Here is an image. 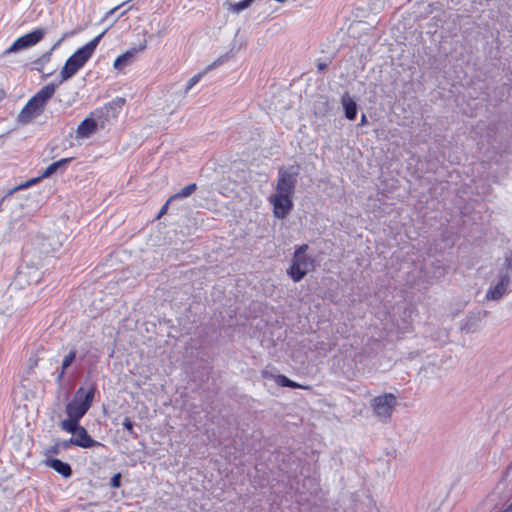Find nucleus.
<instances>
[{
	"label": "nucleus",
	"mask_w": 512,
	"mask_h": 512,
	"mask_svg": "<svg viewBox=\"0 0 512 512\" xmlns=\"http://www.w3.org/2000/svg\"><path fill=\"white\" fill-rule=\"evenodd\" d=\"M298 172L293 171V168H280L278 172L277 184L275 187V194H284L294 196L297 184Z\"/></svg>",
	"instance_id": "7"
},
{
	"label": "nucleus",
	"mask_w": 512,
	"mask_h": 512,
	"mask_svg": "<svg viewBox=\"0 0 512 512\" xmlns=\"http://www.w3.org/2000/svg\"><path fill=\"white\" fill-rule=\"evenodd\" d=\"M6 96V93L3 89H0V101L3 100Z\"/></svg>",
	"instance_id": "38"
},
{
	"label": "nucleus",
	"mask_w": 512,
	"mask_h": 512,
	"mask_svg": "<svg viewBox=\"0 0 512 512\" xmlns=\"http://www.w3.org/2000/svg\"><path fill=\"white\" fill-rule=\"evenodd\" d=\"M75 446L80 448L104 447V444L94 440L83 426L73 435Z\"/></svg>",
	"instance_id": "12"
},
{
	"label": "nucleus",
	"mask_w": 512,
	"mask_h": 512,
	"mask_svg": "<svg viewBox=\"0 0 512 512\" xmlns=\"http://www.w3.org/2000/svg\"><path fill=\"white\" fill-rule=\"evenodd\" d=\"M42 175L40 177H37V178H33L31 180H28L26 183L24 184H21L19 186H16L12 189H10L8 191V195H12L14 192L18 191V190H21V189H24V188H28L30 186H32L33 184L37 183L40 179H42Z\"/></svg>",
	"instance_id": "27"
},
{
	"label": "nucleus",
	"mask_w": 512,
	"mask_h": 512,
	"mask_svg": "<svg viewBox=\"0 0 512 512\" xmlns=\"http://www.w3.org/2000/svg\"><path fill=\"white\" fill-rule=\"evenodd\" d=\"M67 37V34H64L56 43L51 47V49L45 53H43L40 57L31 62V69L36 70L38 72H42L44 66L50 62L51 56L54 50H56L62 43V41Z\"/></svg>",
	"instance_id": "13"
},
{
	"label": "nucleus",
	"mask_w": 512,
	"mask_h": 512,
	"mask_svg": "<svg viewBox=\"0 0 512 512\" xmlns=\"http://www.w3.org/2000/svg\"><path fill=\"white\" fill-rule=\"evenodd\" d=\"M122 425L124 429L127 430L130 436H132L133 438L138 437V434L134 430V423L129 417H125L123 419Z\"/></svg>",
	"instance_id": "26"
},
{
	"label": "nucleus",
	"mask_w": 512,
	"mask_h": 512,
	"mask_svg": "<svg viewBox=\"0 0 512 512\" xmlns=\"http://www.w3.org/2000/svg\"><path fill=\"white\" fill-rule=\"evenodd\" d=\"M226 56H221L220 58H218L216 61H214L212 64H210L206 70H211L213 69L214 67H217L218 65L222 64L225 60Z\"/></svg>",
	"instance_id": "34"
},
{
	"label": "nucleus",
	"mask_w": 512,
	"mask_h": 512,
	"mask_svg": "<svg viewBox=\"0 0 512 512\" xmlns=\"http://www.w3.org/2000/svg\"><path fill=\"white\" fill-rule=\"evenodd\" d=\"M146 48V41L140 44L138 47H133L127 50L125 53L119 55L114 61V68L122 70L126 66L130 65L138 52L143 51Z\"/></svg>",
	"instance_id": "11"
},
{
	"label": "nucleus",
	"mask_w": 512,
	"mask_h": 512,
	"mask_svg": "<svg viewBox=\"0 0 512 512\" xmlns=\"http://www.w3.org/2000/svg\"><path fill=\"white\" fill-rule=\"evenodd\" d=\"M110 486L112 488H119L121 486V474L116 473L112 476L110 480Z\"/></svg>",
	"instance_id": "29"
},
{
	"label": "nucleus",
	"mask_w": 512,
	"mask_h": 512,
	"mask_svg": "<svg viewBox=\"0 0 512 512\" xmlns=\"http://www.w3.org/2000/svg\"><path fill=\"white\" fill-rule=\"evenodd\" d=\"M97 118L87 117L77 127V135L81 138H87L97 129Z\"/></svg>",
	"instance_id": "15"
},
{
	"label": "nucleus",
	"mask_w": 512,
	"mask_h": 512,
	"mask_svg": "<svg viewBox=\"0 0 512 512\" xmlns=\"http://www.w3.org/2000/svg\"><path fill=\"white\" fill-rule=\"evenodd\" d=\"M374 414L382 421L390 419L394 408L397 405V398L392 393H384L376 396L370 401Z\"/></svg>",
	"instance_id": "6"
},
{
	"label": "nucleus",
	"mask_w": 512,
	"mask_h": 512,
	"mask_svg": "<svg viewBox=\"0 0 512 512\" xmlns=\"http://www.w3.org/2000/svg\"><path fill=\"white\" fill-rule=\"evenodd\" d=\"M57 86L58 84L49 83L33 95L18 114L17 123L27 125L34 118L40 116L44 112L49 100L53 97Z\"/></svg>",
	"instance_id": "3"
},
{
	"label": "nucleus",
	"mask_w": 512,
	"mask_h": 512,
	"mask_svg": "<svg viewBox=\"0 0 512 512\" xmlns=\"http://www.w3.org/2000/svg\"><path fill=\"white\" fill-rule=\"evenodd\" d=\"M66 371L67 369H64L62 366L60 367V369L58 370L57 372V376H56V382L61 384L63 379H64V376L66 374Z\"/></svg>",
	"instance_id": "32"
},
{
	"label": "nucleus",
	"mask_w": 512,
	"mask_h": 512,
	"mask_svg": "<svg viewBox=\"0 0 512 512\" xmlns=\"http://www.w3.org/2000/svg\"><path fill=\"white\" fill-rule=\"evenodd\" d=\"M308 249L309 246L307 244H302L295 248L291 264L287 269L288 276L294 282H300L307 275L308 271L315 267V260L307 255Z\"/></svg>",
	"instance_id": "5"
},
{
	"label": "nucleus",
	"mask_w": 512,
	"mask_h": 512,
	"mask_svg": "<svg viewBox=\"0 0 512 512\" xmlns=\"http://www.w3.org/2000/svg\"><path fill=\"white\" fill-rule=\"evenodd\" d=\"M72 159L73 158H63L56 162L51 163L42 173V177H50L51 175L58 171H65V169L67 168L68 164L72 161Z\"/></svg>",
	"instance_id": "18"
},
{
	"label": "nucleus",
	"mask_w": 512,
	"mask_h": 512,
	"mask_svg": "<svg viewBox=\"0 0 512 512\" xmlns=\"http://www.w3.org/2000/svg\"><path fill=\"white\" fill-rule=\"evenodd\" d=\"M58 444H60V448L61 449H65L66 450V449H69L71 446H75V441H74V438L72 436L68 440H64V441L58 442Z\"/></svg>",
	"instance_id": "31"
},
{
	"label": "nucleus",
	"mask_w": 512,
	"mask_h": 512,
	"mask_svg": "<svg viewBox=\"0 0 512 512\" xmlns=\"http://www.w3.org/2000/svg\"><path fill=\"white\" fill-rule=\"evenodd\" d=\"M330 109L331 107L329 105V102L324 97H321L314 104L315 115L325 116L330 111Z\"/></svg>",
	"instance_id": "22"
},
{
	"label": "nucleus",
	"mask_w": 512,
	"mask_h": 512,
	"mask_svg": "<svg viewBox=\"0 0 512 512\" xmlns=\"http://www.w3.org/2000/svg\"><path fill=\"white\" fill-rule=\"evenodd\" d=\"M125 103V98L116 97L112 101L106 103L102 108L93 111L91 115L98 120H101V126H103L105 121H108L110 118H116L119 115Z\"/></svg>",
	"instance_id": "9"
},
{
	"label": "nucleus",
	"mask_w": 512,
	"mask_h": 512,
	"mask_svg": "<svg viewBox=\"0 0 512 512\" xmlns=\"http://www.w3.org/2000/svg\"><path fill=\"white\" fill-rule=\"evenodd\" d=\"M367 123V117L365 114H362L360 126H364Z\"/></svg>",
	"instance_id": "37"
},
{
	"label": "nucleus",
	"mask_w": 512,
	"mask_h": 512,
	"mask_svg": "<svg viewBox=\"0 0 512 512\" xmlns=\"http://www.w3.org/2000/svg\"><path fill=\"white\" fill-rule=\"evenodd\" d=\"M45 29L37 28L33 31L17 38L12 45L4 51V54L18 52L30 48L39 43L45 36Z\"/></svg>",
	"instance_id": "8"
},
{
	"label": "nucleus",
	"mask_w": 512,
	"mask_h": 512,
	"mask_svg": "<svg viewBox=\"0 0 512 512\" xmlns=\"http://www.w3.org/2000/svg\"><path fill=\"white\" fill-rule=\"evenodd\" d=\"M341 104L344 110L345 117L348 120H355L357 116V103L351 98L349 93H344L341 98Z\"/></svg>",
	"instance_id": "16"
},
{
	"label": "nucleus",
	"mask_w": 512,
	"mask_h": 512,
	"mask_svg": "<svg viewBox=\"0 0 512 512\" xmlns=\"http://www.w3.org/2000/svg\"><path fill=\"white\" fill-rule=\"evenodd\" d=\"M79 419L68 417L60 423V427L62 430L71 433L72 435L76 434V432L82 427L79 423Z\"/></svg>",
	"instance_id": "19"
},
{
	"label": "nucleus",
	"mask_w": 512,
	"mask_h": 512,
	"mask_svg": "<svg viewBox=\"0 0 512 512\" xmlns=\"http://www.w3.org/2000/svg\"><path fill=\"white\" fill-rule=\"evenodd\" d=\"M269 202L273 206V215L277 219H284L293 208V196L284 194H272Z\"/></svg>",
	"instance_id": "10"
},
{
	"label": "nucleus",
	"mask_w": 512,
	"mask_h": 512,
	"mask_svg": "<svg viewBox=\"0 0 512 512\" xmlns=\"http://www.w3.org/2000/svg\"><path fill=\"white\" fill-rule=\"evenodd\" d=\"M275 381H276L277 385H279L281 387H288V388H293V389L301 388L300 384H298L297 382L289 379L287 376L282 375V374L277 375L275 378Z\"/></svg>",
	"instance_id": "25"
},
{
	"label": "nucleus",
	"mask_w": 512,
	"mask_h": 512,
	"mask_svg": "<svg viewBox=\"0 0 512 512\" xmlns=\"http://www.w3.org/2000/svg\"><path fill=\"white\" fill-rule=\"evenodd\" d=\"M202 74L199 73L195 76H193L192 78L189 79V81L187 82V85H186V92H188L196 83H198V81L200 80Z\"/></svg>",
	"instance_id": "30"
},
{
	"label": "nucleus",
	"mask_w": 512,
	"mask_h": 512,
	"mask_svg": "<svg viewBox=\"0 0 512 512\" xmlns=\"http://www.w3.org/2000/svg\"><path fill=\"white\" fill-rule=\"evenodd\" d=\"M255 0H242L237 3H228V10L234 13H240L241 11L249 8Z\"/></svg>",
	"instance_id": "24"
},
{
	"label": "nucleus",
	"mask_w": 512,
	"mask_h": 512,
	"mask_svg": "<svg viewBox=\"0 0 512 512\" xmlns=\"http://www.w3.org/2000/svg\"><path fill=\"white\" fill-rule=\"evenodd\" d=\"M480 320L481 317H468L462 326V330L467 333H474L478 329V323L480 322Z\"/></svg>",
	"instance_id": "23"
},
{
	"label": "nucleus",
	"mask_w": 512,
	"mask_h": 512,
	"mask_svg": "<svg viewBox=\"0 0 512 512\" xmlns=\"http://www.w3.org/2000/svg\"><path fill=\"white\" fill-rule=\"evenodd\" d=\"M61 451L60 444L56 442L55 444L47 447L44 451L45 456L58 455Z\"/></svg>",
	"instance_id": "28"
},
{
	"label": "nucleus",
	"mask_w": 512,
	"mask_h": 512,
	"mask_svg": "<svg viewBox=\"0 0 512 512\" xmlns=\"http://www.w3.org/2000/svg\"><path fill=\"white\" fill-rule=\"evenodd\" d=\"M197 190V184L191 183L186 187L182 188L179 192L170 196V201H175L178 199H184L191 196Z\"/></svg>",
	"instance_id": "20"
},
{
	"label": "nucleus",
	"mask_w": 512,
	"mask_h": 512,
	"mask_svg": "<svg viewBox=\"0 0 512 512\" xmlns=\"http://www.w3.org/2000/svg\"><path fill=\"white\" fill-rule=\"evenodd\" d=\"M45 464L46 466L52 468L54 471L59 473L64 478H69L73 474L70 464L58 458H49L45 460Z\"/></svg>",
	"instance_id": "14"
},
{
	"label": "nucleus",
	"mask_w": 512,
	"mask_h": 512,
	"mask_svg": "<svg viewBox=\"0 0 512 512\" xmlns=\"http://www.w3.org/2000/svg\"><path fill=\"white\" fill-rule=\"evenodd\" d=\"M32 273H33V276L28 279L27 277L31 274L30 269L29 268H21L16 275L15 284L22 286L24 283H26L28 285H30L32 283H37L39 281V273L37 270L32 271Z\"/></svg>",
	"instance_id": "17"
},
{
	"label": "nucleus",
	"mask_w": 512,
	"mask_h": 512,
	"mask_svg": "<svg viewBox=\"0 0 512 512\" xmlns=\"http://www.w3.org/2000/svg\"><path fill=\"white\" fill-rule=\"evenodd\" d=\"M11 195H8V192L2 197L0 200V211L2 210L3 203L10 197Z\"/></svg>",
	"instance_id": "36"
},
{
	"label": "nucleus",
	"mask_w": 512,
	"mask_h": 512,
	"mask_svg": "<svg viewBox=\"0 0 512 512\" xmlns=\"http://www.w3.org/2000/svg\"><path fill=\"white\" fill-rule=\"evenodd\" d=\"M328 67V64L326 62H318L317 69L319 72L324 71Z\"/></svg>",
	"instance_id": "35"
},
{
	"label": "nucleus",
	"mask_w": 512,
	"mask_h": 512,
	"mask_svg": "<svg viewBox=\"0 0 512 512\" xmlns=\"http://www.w3.org/2000/svg\"><path fill=\"white\" fill-rule=\"evenodd\" d=\"M97 387L95 384H91L87 389L80 386L74 395V398L66 404L65 412L68 417L81 419L90 409L94 398Z\"/></svg>",
	"instance_id": "4"
},
{
	"label": "nucleus",
	"mask_w": 512,
	"mask_h": 512,
	"mask_svg": "<svg viewBox=\"0 0 512 512\" xmlns=\"http://www.w3.org/2000/svg\"><path fill=\"white\" fill-rule=\"evenodd\" d=\"M106 33V30L94 37L91 41L85 44L83 47L76 50L65 62L64 66L60 71V81L58 83L61 84L69 79H71L92 57L93 53L96 50L99 42L102 37Z\"/></svg>",
	"instance_id": "2"
},
{
	"label": "nucleus",
	"mask_w": 512,
	"mask_h": 512,
	"mask_svg": "<svg viewBox=\"0 0 512 512\" xmlns=\"http://www.w3.org/2000/svg\"><path fill=\"white\" fill-rule=\"evenodd\" d=\"M172 201H170V198L166 201V203L161 207L158 215H157V218H161L164 214L167 213V210H168V206L169 204L171 203Z\"/></svg>",
	"instance_id": "33"
},
{
	"label": "nucleus",
	"mask_w": 512,
	"mask_h": 512,
	"mask_svg": "<svg viewBox=\"0 0 512 512\" xmlns=\"http://www.w3.org/2000/svg\"><path fill=\"white\" fill-rule=\"evenodd\" d=\"M84 359V355H80L79 357H77V350L76 348H72L70 349V351L68 352V354H66L62 360V364L61 366L64 368V369H68L75 361H82Z\"/></svg>",
	"instance_id": "21"
},
{
	"label": "nucleus",
	"mask_w": 512,
	"mask_h": 512,
	"mask_svg": "<svg viewBox=\"0 0 512 512\" xmlns=\"http://www.w3.org/2000/svg\"><path fill=\"white\" fill-rule=\"evenodd\" d=\"M509 291H512V249L504 252L497 268L496 281L490 285L485 298L488 301H499Z\"/></svg>",
	"instance_id": "1"
}]
</instances>
